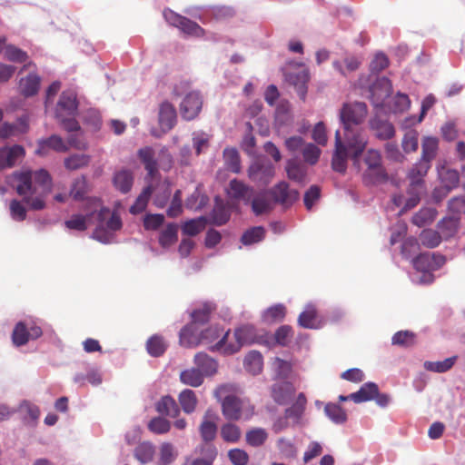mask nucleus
<instances>
[{"label": "nucleus", "instance_id": "obj_31", "mask_svg": "<svg viewBox=\"0 0 465 465\" xmlns=\"http://www.w3.org/2000/svg\"><path fill=\"white\" fill-rule=\"evenodd\" d=\"M169 346L166 339L159 334H154L147 339V353L153 357H161Z\"/></svg>", "mask_w": 465, "mask_h": 465}, {"label": "nucleus", "instance_id": "obj_23", "mask_svg": "<svg viewBox=\"0 0 465 465\" xmlns=\"http://www.w3.org/2000/svg\"><path fill=\"white\" fill-rule=\"evenodd\" d=\"M108 215V208H102L99 211L98 224L93 232V237L103 243H110L114 238V232L104 225V219Z\"/></svg>", "mask_w": 465, "mask_h": 465}, {"label": "nucleus", "instance_id": "obj_59", "mask_svg": "<svg viewBox=\"0 0 465 465\" xmlns=\"http://www.w3.org/2000/svg\"><path fill=\"white\" fill-rule=\"evenodd\" d=\"M179 29L190 35L193 36H203L204 35V30L195 22L190 20L187 17H183V21L181 22V25L179 26Z\"/></svg>", "mask_w": 465, "mask_h": 465}, {"label": "nucleus", "instance_id": "obj_24", "mask_svg": "<svg viewBox=\"0 0 465 465\" xmlns=\"http://www.w3.org/2000/svg\"><path fill=\"white\" fill-rule=\"evenodd\" d=\"M307 405V399L303 392L298 394L295 401L284 411V418L292 420L294 424L300 423Z\"/></svg>", "mask_w": 465, "mask_h": 465}, {"label": "nucleus", "instance_id": "obj_16", "mask_svg": "<svg viewBox=\"0 0 465 465\" xmlns=\"http://www.w3.org/2000/svg\"><path fill=\"white\" fill-rule=\"evenodd\" d=\"M218 416L212 410H207L203 417V420L199 426V432L205 446L216 438Z\"/></svg>", "mask_w": 465, "mask_h": 465}, {"label": "nucleus", "instance_id": "obj_9", "mask_svg": "<svg viewBox=\"0 0 465 465\" xmlns=\"http://www.w3.org/2000/svg\"><path fill=\"white\" fill-rule=\"evenodd\" d=\"M364 163L368 171L364 174L365 180L374 183L385 177V172L381 164V155L378 150L369 149L364 155Z\"/></svg>", "mask_w": 465, "mask_h": 465}, {"label": "nucleus", "instance_id": "obj_42", "mask_svg": "<svg viewBox=\"0 0 465 465\" xmlns=\"http://www.w3.org/2000/svg\"><path fill=\"white\" fill-rule=\"evenodd\" d=\"M286 315V307L278 303L269 307L262 314V320L266 323H274L281 322Z\"/></svg>", "mask_w": 465, "mask_h": 465}, {"label": "nucleus", "instance_id": "obj_32", "mask_svg": "<svg viewBox=\"0 0 465 465\" xmlns=\"http://www.w3.org/2000/svg\"><path fill=\"white\" fill-rule=\"evenodd\" d=\"M377 392L378 385L374 382H367L358 391L350 394V397L355 403H361L373 400Z\"/></svg>", "mask_w": 465, "mask_h": 465}, {"label": "nucleus", "instance_id": "obj_28", "mask_svg": "<svg viewBox=\"0 0 465 465\" xmlns=\"http://www.w3.org/2000/svg\"><path fill=\"white\" fill-rule=\"evenodd\" d=\"M268 191H262L252 198L250 203L252 210L256 215L268 213L273 208L272 199L268 198Z\"/></svg>", "mask_w": 465, "mask_h": 465}, {"label": "nucleus", "instance_id": "obj_38", "mask_svg": "<svg viewBox=\"0 0 465 465\" xmlns=\"http://www.w3.org/2000/svg\"><path fill=\"white\" fill-rule=\"evenodd\" d=\"M113 182L119 191L127 193L132 187L134 175L129 170L123 169L114 173Z\"/></svg>", "mask_w": 465, "mask_h": 465}, {"label": "nucleus", "instance_id": "obj_7", "mask_svg": "<svg viewBox=\"0 0 465 465\" xmlns=\"http://www.w3.org/2000/svg\"><path fill=\"white\" fill-rule=\"evenodd\" d=\"M344 139L347 152L354 163H358L368 143L366 134L361 128L344 130Z\"/></svg>", "mask_w": 465, "mask_h": 465}, {"label": "nucleus", "instance_id": "obj_41", "mask_svg": "<svg viewBox=\"0 0 465 465\" xmlns=\"http://www.w3.org/2000/svg\"><path fill=\"white\" fill-rule=\"evenodd\" d=\"M156 411L161 414L173 418L176 417L180 412L176 401L170 396H164L157 402Z\"/></svg>", "mask_w": 465, "mask_h": 465}, {"label": "nucleus", "instance_id": "obj_4", "mask_svg": "<svg viewBox=\"0 0 465 465\" xmlns=\"http://www.w3.org/2000/svg\"><path fill=\"white\" fill-rule=\"evenodd\" d=\"M43 335L41 326L33 320L18 322L12 331V342L15 347L27 344L30 341H35Z\"/></svg>", "mask_w": 465, "mask_h": 465}, {"label": "nucleus", "instance_id": "obj_40", "mask_svg": "<svg viewBox=\"0 0 465 465\" xmlns=\"http://www.w3.org/2000/svg\"><path fill=\"white\" fill-rule=\"evenodd\" d=\"M437 214V210L433 207L421 208L413 215L412 223L419 227H424L432 223L436 219Z\"/></svg>", "mask_w": 465, "mask_h": 465}, {"label": "nucleus", "instance_id": "obj_3", "mask_svg": "<svg viewBox=\"0 0 465 465\" xmlns=\"http://www.w3.org/2000/svg\"><path fill=\"white\" fill-rule=\"evenodd\" d=\"M15 179L17 182L15 186L16 193L23 197V201L33 210H42L45 206V198L42 192H38L35 186L32 184V173L30 172H22L15 173Z\"/></svg>", "mask_w": 465, "mask_h": 465}, {"label": "nucleus", "instance_id": "obj_27", "mask_svg": "<svg viewBox=\"0 0 465 465\" xmlns=\"http://www.w3.org/2000/svg\"><path fill=\"white\" fill-rule=\"evenodd\" d=\"M32 173V184L35 186L38 192H42L44 195H48L52 189V178L45 169H40Z\"/></svg>", "mask_w": 465, "mask_h": 465}, {"label": "nucleus", "instance_id": "obj_19", "mask_svg": "<svg viewBox=\"0 0 465 465\" xmlns=\"http://www.w3.org/2000/svg\"><path fill=\"white\" fill-rule=\"evenodd\" d=\"M202 330L199 326L190 322L185 325L179 334V341L182 346L193 348L202 343Z\"/></svg>", "mask_w": 465, "mask_h": 465}, {"label": "nucleus", "instance_id": "obj_62", "mask_svg": "<svg viewBox=\"0 0 465 465\" xmlns=\"http://www.w3.org/2000/svg\"><path fill=\"white\" fill-rule=\"evenodd\" d=\"M393 345L411 346L415 342V334L410 331H397L391 339Z\"/></svg>", "mask_w": 465, "mask_h": 465}, {"label": "nucleus", "instance_id": "obj_64", "mask_svg": "<svg viewBox=\"0 0 465 465\" xmlns=\"http://www.w3.org/2000/svg\"><path fill=\"white\" fill-rule=\"evenodd\" d=\"M441 181L448 191L458 186L460 174L456 170L447 169L440 173Z\"/></svg>", "mask_w": 465, "mask_h": 465}, {"label": "nucleus", "instance_id": "obj_34", "mask_svg": "<svg viewBox=\"0 0 465 465\" xmlns=\"http://www.w3.org/2000/svg\"><path fill=\"white\" fill-rule=\"evenodd\" d=\"M180 381L184 385L197 388L203 383L204 376L199 369L193 367L181 371Z\"/></svg>", "mask_w": 465, "mask_h": 465}, {"label": "nucleus", "instance_id": "obj_35", "mask_svg": "<svg viewBox=\"0 0 465 465\" xmlns=\"http://www.w3.org/2000/svg\"><path fill=\"white\" fill-rule=\"evenodd\" d=\"M460 223L459 216L445 217L438 223L439 232L442 238L448 239L457 232Z\"/></svg>", "mask_w": 465, "mask_h": 465}, {"label": "nucleus", "instance_id": "obj_39", "mask_svg": "<svg viewBox=\"0 0 465 465\" xmlns=\"http://www.w3.org/2000/svg\"><path fill=\"white\" fill-rule=\"evenodd\" d=\"M263 366V359L262 355L256 351H250L244 359V368L245 370L253 374H259Z\"/></svg>", "mask_w": 465, "mask_h": 465}, {"label": "nucleus", "instance_id": "obj_13", "mask_svg": "<svg viewBox=\"0 0 465 465\" xmlns=\"http://www.w3.org/2000/svg\"><path fill=\"white\" fill-rule=\"evenodd\" d=\"M226 193L230 199L248 204L255 191L252 186L234 178L230 181Z\"/></svg>", "mask_w": 465, "mask_h": 465}, {"label": "nucleus", "instance_id": "obj_29", "mask_svg": "<svg viewBox=\"0 0 465 465\" xmlns=\"http://www.w3.org/2000/svg\"><path fill=\"white\" fill-rule=\"evenodd\" d=\"M216 310V305L211 302H203L200 307L191 312V322L196 325L207 323L211 319V314Z\"/></svg>", "mask_w": 465, "mask_h": 465}, {"label": "nucleus", "instance_id": "obj_61", "mask_svg": "<svg viewBox=\"0 0 465 465\" xmlns=\"http://www.w3.org/2000/svg\"><path fill=\"white\" fill-rule=\"evenodd\" d=\"M288 178L295 182H302L305 177V170L293 160H289L286 164Z\"/></svg>", "mask_w": 465, "mask_h": 465}, {"label": "nucleus", "instance_id": "obj_33", "mask_svg": "<svg viewBox=\"0 0 465 465\" xmlns=\"http://www.w3.org/2000/svg\"><path fill=\"white\" fill-rule=\"evenodd\" d=\"M178 401L183 411L187 414L193 413L198 405V398L196 393L190 389L183 390L179 393Z\"/></svg>", "mask_w": 465, "mask_h": 465}, {"label": "nucleus", "instance_id": "obj_37", "mask_svg": "<svg viewBox=\"0 0 465 465\" xmlns=\"http://www.w3.org/2000/svg\"><path fill=\"white\" fill-rule=\"evenodd\" d=\"M439 146V140L435 137H424L421 143V161L429 163L436 157Z\"/></svg>", "mask_w": 465, "mask_h": 465}, {"label": "nucleus", "instance_id": "obj_30", "mask_svg": "<svg viewBox=\"0 0 465 465\" xmlns=\"http://www.w3.org/2000/svg\"><path fill=\"white\" fill-rule=\"evenodd\" d=\"M371 128L375 132L376 136L381 140H389L395 134L392 124L380 118H373L370 122Z\"/></svg>", "mask_w": 465, "mask_h": 465}, {"label": "nucleus", "instance_id": "obj_53", "mask_svg": "<svg viewBox=\"0 0 465 465\" xmlns=\"http://www.w3.org/2000/svg\"><path fill=\"white\" fill-rule=\"evenodd\" d=\"M419 239L423 246L427 248H435L440 243L442 237L439 232L427 229L421 232Z\"/></svg>", "mask_w": 465, "mask_h": 465}, {"label": "nucleus", "instance_id": "obj_2", "mask_svg": "<svg viewBox=\"0 0 465 465\" xmlns=\"http://www.w3.org/2000/svg\"><path fill=\"white\" fill-rule=\"evenodd\" d=\"M256 339L255 327L252 324H244L234 330L232 338L230 337V330L226 331L218 341L210 346V350L231 355L239 351L243 345L253 343Z\"/></svg>", "mask_w": 465, "mask_h": 465}, {"label": "nucleus", "instance_id": "obj_49", "mask_svg": "<svg viewBox=\"0 0 465 465\" xmlns=\"http://www.w3.org/2000/svg\"><path fill=\"white\" fill-rule=\"evenodd\" d=\"M265 237V230L262 226L252 227L243 232L241 242L244 245L259 242Z\"/></svg>", "mask_w": 465, "mask_h": 465}, {"label": "nucleus", "instance_id": "obj_6", "mask_svg": "<svg viewBox=\"0 0 465 465\" xmlns=\"http://www.w3.org/2000/svg\"><path fill=\"white\" fill-rule=\"evenodd\" d=\"M247 174L257 186H266L273 179L275 169L269 160L257 159L249 166Z\"/></svg>", "mask_w": 465, "mask_h": 465}, {"label": "nucleus", "instance_id": "obj_5", "mask_svg": "<svg viewBox=\"0 0 465 465\" xmlns=\"http://www.w3.org/2000/svg\"><path fill=\"white\" fill-rule=\"evenodd\" d=\"M368 114L366 104L361 102L346 103L340 112V119L344 130L359 128Z\"/></svg>", "mask_w": 465, "mask_h": 465}, {"label": "nucleus", "instance_id": "obj_50", "mask_svg": "<svg viewBox=\"0 0 465 465\" xmlns=\"http://www.w3.org/2000/svg\"><path fill=\"white\" fill-rule=\"evenodd\" d=\"M316 318L317 311L310 305L299 315L298 323L302 328L314 329L317 328Z\"/></svg>", "mask_w": 465, "mask_h": 465}, {"label": "nucleus", "instance_id": "obj_56", "mask_svg": "<svg viewBox=\"0 0 465 465\" xmlns=\"http://www.w3.org/2000/svg\"><path fill=\"white\" fill-rule=\"evenodd\" d=\"M223 328L219 325H212L204 330H202V343L212 344L215 341H219L224 334Z\"/></svg>", "mask_w": 465, "mask_h": 465}, {"label": "nucleus", "instance_id": "obj_12", "mask_svg": "<svg viewBox=\"0 0 465 465\" xmlns=\"http://www.w3.org/2000/svg\"><path fill=\"white\" fill-rule=\"evenodd\" d=\"M203 98L198 92H190L185 95L180 104V113L183 119L193 120L202 110Z\"/></svg>", "mask_w": 465, "mask_h": 465}, {"label": "nucleus", "instance_id": "obj_18", "mask_svg": "<svg viewBox=\"0 0 465 465\" xmlns=\"http://www.w3.org/2000/svg\"><path fill=\"white\" fill-rule=\"evenodd\" d=\"M350 153L341 141L340 131L335 133V150L331 159V167L335 172L343 173L347 169V158Z\"/></svg>", "mask_w": 465, "mask_h": 465}, {"label": "nucleus", "instance_id": "obj_8", "mask_svg": "<svg viewBox=\"0 0 465 465\" xmlns=\"http://www.w3.org/2000/svg\"><path fill=\"white\" fill-rule=\"evenodd\" d=\"M177 122V113L175 107L169 102H163L160 104L158 112L159 130L152 129L151 134L155 137H161L171 131Z\"/></svg>", "mask_w": 465, "mask_h": 465}, {"label": "nucleus", "instance_id": "obj_25", "mask_svg": "<svg viewBox=\"0 0 465 465\" xmlns=\"http://www.w3.org/2000/svg\"><path fill=\"white\" fill-rule=\"evenodd\" d=\"M193 362L203 376H213L217 372L218 363L205 352H198L194 355Z\"/></svg>", "mask_w": 465, "mask_h": 465}, {"label": "nucleus", "instance_id": "obj_1", "mask_svg": "<svg viewBox=\"0 0 465 465\" xmlns=\"http://www.w3.org/2000/svg\"><path fill=\"white\" fill-rule=\"evenodd\" d=\"M238 387L235 384H221L213 391L214 398L221 403L223 416L232 421L248 420L254 414V406L247 398L237 396Z\"/></svg>", "mask_w": 465, "mask_h": 465}, {"label": "nucleus", "instance_id": "obj_54", "mask_svg": "<svg viewBox=\"0 0 465 465\" xmlns=\"http://www.w3.org/2000/svg\"><path fill=\"white\" fill-rule=\"evenodd\" d=\"M246 442L252 447L262 446L268 438V433L264 429L255 428L246 432Z\"/></svg>", "mask_w": 465, "mask_h": 465}, {"label": "nucleus", "instance_id": "obj_21", "mask_svg": "<svg viewBox=\"0 0 465 465\" xmlns=\"http://www.w3.org/2000/svg\"><path fill=\"white\" fill-rule=\"evenodd\" d=\"M295 391L292 382L282 381L272 386L271 394L276 403L285 405L293 397Z\"/></svg>", "mask_w": 465, "mask_h": 465}, {"label": "nucleus", "instance_id": "obj_20", "mask_svg": "<svg viewBox=\"0 0 465 465\" xmlns=\"http://www.w3.org/2000/svg\"><path fill=\"white\" fill-rule=\"evenodd\" d=\"M430 168V163L421 161L416 163L408 173L411 190L424 189V177Z\"/></svg>", "mask_w": 465, "mask_h": 465}, {"label": "nucleus", "instance_id": "obj_58", "mask_svg": "<svg viewBox=\"0 0 465 465\" xmlns=\"http://www.w3.org/2000/svg\"><path fill=\"white\" fill-rule=\"evenodd\" d=\"M210 219L213 224L221 226L229 221L230 213L223 205H215L211 213Z\"/></svg>", "mask_w": 465, "mask_h": 465}, {"label": "nucleus", "instance_id": "obj_60", "mask_svg": "<svg viewBox=\"0 0 465 465\" xmlns=\"http://www.w3.org/2000/svg\"><path fill=\"white\" fill-rule=\"evenodd\" d=\"M5 57L15 63H24L27 60V54L15 45H9L5 47Z\"/></svg>", "mask_w": 465, "mask_h": 465}, {"label": "nucleus", "instance_id": "obj_22", "mask_svg": "<svg viewBox=\"0 0 465 465\" xmlns=\"http://www.w3.org/2000/svg\"><path fill=\"white\" fill-rule=\"evenodd\" d=\"M25 153L24 147L17 144L0 148V170L13 167L18 159L24 157Z\"/></svg>", "mask_w": 465, "mask_h": 465}, {"label": "nucleus", "instance_id": "obj_15", "mask_svg": "<svg viewBox=\"0 0 465 465\" xmlns=\"http://www.w3.org/2000/svg\"><path fill=\"white\" fill-rule=\"evenodd\" d=\"M69 150V146L64 141V139L56 134L41 139L37 142V149L35 153L40 156H46L51 151L56 153H66Z\"/></svg>", "mask_w": 465, "mask_h": 465}, {"label": "nucleus", "instance_id": "obj_52", "mask_svg": "<svg viewBox=\"0 0 465 465\" xmlns=\"http://www.w3.org/2000/svg\"><path fill=\"white\" fill-rule=\"evenodd\" d=\"M457 360V356L447 358L441 361H425L424 368L433 372H446L452 368Z\"/></svg>", "mask_w": 465, "mask_h": 465}, {"label": "nucleus", "instance_id": "obj_11", "mask_svg": "<svg viewBox=\"0 0 465 465\" xmlns=\"http://www.w3.org/2000/svg\"><path fill=\"white\" fill-rule=\"evenodd\" d=\"M172 165L173 157L167 149L163 148L154 160L153 158L152 150L147 147V176L154 178L158 169L169 171Z\"/></svg>", "mask_w": 465, "mask_h": 465}, {"label": "nucleus", "instance_id": "obj_17", "mask_svg": "<svg viewBox=\"0 0 465 465\" xmlns=\"http://www.w3.org/2000/svg\"><path fill=\"white\" fill-rule=\"evenodd\" d=\"M78 104L76 95L73 92H63L55 109V117L75 116L77 113Z\"/></svg>", "mask_w": 465, "mask_h": 465}, {"label": "nucleus", "instance_id": "obj_57", "mask_svg": "<svg viewBox=\"0 0 465 465\" xmlns=\"http://www.w3.org/2000/svg\"><path fill=\"white\" fill-rule=\"evenodd\" d=\"M178 226L175 223H170L161 232L159 242L163 247H169L177 241Z\"/></svg>", "mask_w": 465, "mask_h": 465}, {"label": "nucleus", "instance_id": "obj_43", "mask_svg": "<svg viewBox=\"0 0 465 465\" xmlns=\"http://www.w3.org/2000/svg\"><path fill=\"white\" fill-rule=\"evenodd\" d=\"M221 437L222 439L228 443H236L240 440L242 436L241 429L238 425L234 423H224L221 427Z\"/></svg>", "mask_w": 465, "mask_h": 465}, {"label": "nucleus", "instance_id": "obj_44", "mask_svg": "<svg viewBox=\"0 0 465 465\" xmlns=\"http://www.w3.org/2000/svg\"><path fill=\"white\" fill-rule=\"evenodd\" d=\"M201 453L204 456L203 458L195 459L191 462L187 460L183 465H213L217 456V450L213 445L202 446Z\"/></svg>", "mask_w": 465, "mask_h": 465}, {"label": "nucleus", "instance_id": "obj_55", "mask_svg": "<svg viewBox=\"0 0 465 465\" xmlns=\"http://www.w3.org/2000/svg\"><path fill=\"white\" fill-rule=\"evenodd\" d=\"M205 225L206 220L204 217L189 220L183 225V233L189 236H195L205 228Z\"/></svg>", "mask_w": 465, "mask_h": 465}, {"label": "nucleus", "instance_id": "obj_14", "mask_svg": "<svg viewBox=\"0 0 465 465\" xmlns=\"http://www.w3.org/2000/svg\"><path fill=\"white\" fill-rule=\"evenodd\" d=\"M370 99L374 106H382L385 100L392 94V84L387 77L377 79L370 87Z\"/></svg>", "mask_w": 465, "mask_h": 465}, {"label": "nucleus", "instance_id": "obj_45", "mask_svg": "<svg viewBox=\"0 0 465 465\" xmlns=\"http://www.w3.org/2000/svg\"><path fill=\"white\" fill-rule=\"evenodd\" d=\"M91 157L84 153H74L64 160V167L69 171H74L89 164Z\"/></svg>", "mask_w": 465, "mask_h": 465}, {"label": "nucleus", "instance_id": "obj_47", "mask_svg": "<svg viewBox=\"0 0 465 465\" xmlns=\"http://www.w3.org/2000/svg\"><path fill=\"white\" fill-rule=\"evenodd\" d=\"M88 193V183L84 176L76 178L72 184L70 196L75 201H82Z\"/></svg>", "mask_w": 465, "mask_h": 465}, {"label": "nucleus", "instance_id": "obj_51", "mask_svg": "<svg viewBox=\"0 0 465 465\" xmlns=\"http://www.w3.org/2000/svg\"><path fill=\"white\" fill-rule=\"evenodd\" d=\"M223 158L227 168L235 173L241 171V160L239 153L234 148H226L223 151Z\"/></svg>", "mask_w": 465, "mask_h": 465}, {"label": "nucleus", "instance_id": "obj_63", "mask_svg": "<svg viewBox=\"0 0 465 465\" xmlns=\"http://www.w3.org/2000/svg\"><path fill=\"white\" fill-rule=\"evenodd\" d=\"M148 429L156 434L167 433L171 429V423L164 418L157 417L150 420Z\"/></svg>", "mask_w": 465, "mask_h": 465}, {"label": "nucleus", "instance_id": "obj_26", "mask_svg": "<svg viewBox=\"0 0 465 465\" xmlns=\"http://www.w3.org/2000/svg\"><path fill=\"white\" fill-rule=\"evenodd\" d=\"M310 79L309 72L302 70L298 73H292L287 75L288 82L292 84L300 98L304 101L307 94V83Z\"/></svg>", "mask_w": 465, "mask_h": 465}, {"label": "nucleus", "instance_id": "obj_36", "mask_svg": "<svg viewBox=\"0 0 465 465\" xmlns=\"http://www.w3.org/2000/svg\"><path fill=\"white\" fill-rule=\"evenodd\" d=\"M40 86V77L35 74H29L26 77L21 78L19 88L25 96L35 95Z\"/></svg>", "mask_w": 465, "mask_h": 465}, {"label": "nucleus", "instance_id": "obj_48", "mask_svg": "<svg viewBox=\"0 0 465 465\" xmlns=\"http://www.w3.org/2000/svg\"><path fill=\"white\" fill-rule=\"evenodd\" d=\"M401 146L406 153H414L419 147V133L414 129L408 130L402 138Z\"/></svg>", "mask_w": 465, "mask_h": 465}, {"label": "nucleus", "instance_id": "obj_46", "mask_svg": "<svg viewBox=\"0 0 465 465\" xmlns=\"http://www.w3.org/2000/svg\"><path fill=\"white\" fill-rule=\"evenodd\" d=\"M324 412L336 424H342L347 420L346 411L337 403H327Z\"/></svg>", "mask_w": 465, "mask_h": 465}, {"label": "nucleus", "instance_id": "obj_10", "mask_svg": "<svg viewBox=\"0 0 465 465\" xmlns=\"http://www.w3.org/2000/svg\"><path fill=\"white\" fill-rule=\"evenodd\" d=\"M274 203L282 204L284 207L292 205L300 196L295 189H290L286 182H280L268 191Z\"/></svg>", "mask_w": 465, "mask_h": 465}]
</instances>
